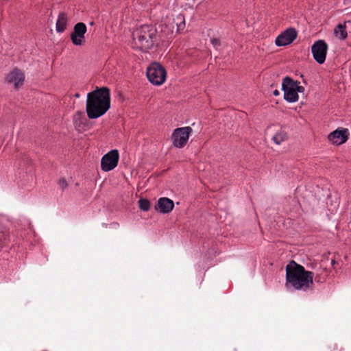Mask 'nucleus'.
Returning <instances> with one entry per match:
<instances>
[{"label":"nucleus","mask_w":351,"mask_h":351,"mask_svg":"<svg viewBox=\"0 0 351 351\" xmlns=\"http://www.w3.org/2000/svg\"><path fill=\"white\" fill-rule=\"evenodd\" d=\"M110 108V92L108 87H97L87 94L86 111L90 119L103 116Z\"/></svg>","instance_id":"1"},{"label":"nucleus","mask_w":351,"mask_h":351,"mask_svg":"<svg viewBox=\"0 0 351 351\" xmlns=\"http://www.w3.org/2000/svg\"><path fill=\"white\" fill-rule=\"evenodd\" d=\"M314 274L291 261L286 266V286L295 290L306 291L313 285Z\"/></svg>","instance_id":"2"},{"label":"nucleus","mask_w":351,"mask_h":351,"mask_svg":"<svg viewBox=\"0 0 351 351\" xmlns=\"http://www.w3.org/2000/svg\"><path fill=\"white\" fill-rule=\"evenodd\" d=\"M156 37L157 30L153 25H141L132 32V47L147 51L154 45Z\"/></svg>","instance_id":"3"},{"label":"nucleus","mask_w":351,"mask_h":351,"mask_svg":"<svg viewBox=\"0 0 351 351\" xmlns=\"http://www.w3.org/2000/svg\"><path fill=\"white\" fill-rule=\"evenodd\" d=\"M146 73L148 80L154 85H161L165 82L166 80V70L159 63H152L147 69Z\"/></svg>","instance_id":"4"},{"label":"nucleus","mask_w":351,"mask_h":351,"mask_svg":"<svg viewBox=\"0 0 351 351\" xmlns=\"http://www.w3.org/2000/svg\"><path fill=\"white\" fill-rule=\"evenodd\" d=\"M119 154L118 150L112 149L106 154L101 160V169L108 172L114 169L118 165Z\"/></svg>","instance_id":"5"},{"label":"nucleus","mask_w":351,"mask_h":351,"mask_svg":"<svg viewBox=\"0 0 351 351\" xmlns=\"http://www.w3.org/2000/svg\"><path fill=\"white\" fill-rule=\"evenodd\" d=\"M191 132L192 129L190 127L176 129L172 134L173 145L176 147H183L186 144Z\"/></svg>","instance_id":"6"},{"label":"nucleus","mask_w":351,"mask_h":351,"mask_svg":"<svg viewBox=\"0 0 351 351\" xmlns=\"http://www.w3.org/2000/svg\"><path fill=\"white\" fill-rule=\"evenodd\" d=\"M282 90L284 91V99L289 102L293 103L298 100V94L293 86V80L289 77H285L282 83Z\"/></svg>","instance_id":"7"},{"label":"nucleus","mask_w":351,"mask_h":351,"mask_svg":"<svg viewBox=\"0 0 351 351\" xmlns=\"http://www.w3.org/2000/svg\"><path fill=\"white\" fill-rule=\"evenodd\" d=\"M328 45L323 40L315 41L311 47L313 58L318 64H323L326 60Z\"/></svg>","instance_id":"8"},{"label":"nucleus","mask_w":351,"mask_h":351,"mask_svg":"<svg viewBox=\"0 0 351 351\" xmlns=\"http://www.w3.org/2000/svg\"><path fill=\"white\" fill-rule=\"evenodd\" d=\"M87 27L85 23L80 22L76 23L73 27V32L71 34L70 38L72 43L75 46H81L85 43V34Z\"/></svg>","instance_id":"9"},{"label":"nucleus","mask_w":351,"mask_h":351,"mask_svg":"<svg viewBox=\"0 0 351 351\" xmlns=\"http://www.w3.org/2000/svg\"><path fill=\"white\" fill-rule=\"evenodd\" d=\"M297 35L294 28H288L276 37L275 43L278 47L288 45L294 41Z\"/></svg>","instance_id":"10"},{"label":"nucleus","mask_w":351,"mask_h":351,"mask_svg":"<svg viewBox=\"0 0 351 351\" xmlns=\"http://www.w3.org/2000/svg\"><path fill=\"white\" fill-rule=\"evenodd\" d=\"M349 135V130L347 128H339L329 134L328 139L331 143L339 145L346 143Z\"/></svg>","instance_id":"11"},{"label":"nucleus","mask_w":351,"mask_h":351,"mask_svg":"<svg viewBox=\"0 0 351 351\" xmlns=\"http://www.w3.org/2000/svg\"><path fill=\"white\" fill-rule=\"evenodd\" d=\"M25 80L24 73L18 69H14L7 76V81L14 85L16 88L21 86Z\"/></svg>","instance_id":"12"},{"label":"nucleus","mask_w":351,"mask_h":351,"mask_svg":"<svg viewBox=\"0 0 351 351\" xmlns=\"http://www.w3.org/2000/svg\"><path fill=\"white\" fill-rule=\"evenodd\" d=\"M174 207L173 202L167 197H161L156 205V209L162 213H170Z\"/></svg>","instance_id":"13"},{"label":"nucleus","mask_w":351,"mask_h":351,"mask_svg":"<svg viewBox=\"0 0 351 351\" xmlns=\"http://www.w3.org/2000/svg\"><path fill=\"white\" fill-rule=\"evenodd\" d=\"M67 16L64 12H60L56 24V31L59 33L64 32L67 25Z\"/></svg>","instance_id":"14"},{"label":"nucleus","mask_w":351,"mask_h":351,"mask_svg":"<svg viewBox=\"0 0 351 351\" xmlns=\"http://www.w3.org/2000/svg\"><path fill=\"white\" fill-rule=\"evenodd\" d=\"M73 122L76 129H80L85 125L86 118L82 111H77L73 116Z\"/></svg>","instance_id":"15"},{"label":"nucleus","mask_w":351,"mask_h":351,"mask_svg":"<svg viewBox=\"0 0 351 351\" xmlns=\"http://www.w3.org/2000/svg\"><path fill=\"white\" fill-rule=\"evenodd\" d=\"M10 241L9 230L5 227L0 228V251L6 246Z\"/></svg>","instance_id":"16"},{"label":"nucleus","mask_w":351,"mask_h":351,"mask_svg":"<svg viewBox=\"0 0 351 351\" xmlns=\"http://www.w3.org/2000/svg\"><path fill=\"white\" fill-rule=\"evenodd\" d=\"M346 24H339L335 29L334 34L335 36L339 38L340 40H344L346 38L348 34L346 32Z\"/></svg>","instance_id":"17"},{"label":"nucleus","mask_w":351,"mask_h":351,"mask_svg":"<svg viewBox=\"0 0 351 351\" xmlns=\"http://www.w3.org/2000/svg\"><path fill=\"white\" fill-rule=\"evenodd\" d=\"M288 139V135L284 130H279L272 137V140L276 145H280L282 142Z\"/></svg>","instance_id":"18"},{"label":"nucleus","mask_w":351,"mask_h":351,"mask_svg":"<svg viewBox=\"0 0 351 351\" xmlns=\"http://www.w3.org/2000/svg\"><path fill=\"white\" fill-rule=\"evenodd\" d=\"M138 204L139 208L143 211H147L150 208V202L146 199H140Z\"/></svg>","instance_id":"19"},{"label":"nucleus","mask_w":351,"mask_h":351,"mask_svg":"<svg viewBox=\"0 0 351 351\" xmlns=\"http://www.w3.org/2000/svg\"><path fill=\"white\" fill-rule=\"evenodd\" d=\"M176 21H178L176 25L178 26V30H182L185 26V20L183 15L177 16Z\"/></svg>","instance_id":"20"},{"label":"nucleus","mask_w":351,"mask_h":351,"mask_svg":"<svg viewBox=\"0 0 351 351\" xmlns=\"http://www.w3.org/2000/svg\"><path fill=\"white\" fill-rule=\"evenodd\" d=\"M299 82H298L297 81H294L293 80V86L295 87V89L297 92V94H298V93H304V87L302 86H300L299 85Z\"/></svg>","instance_id":"21"},{"label":"nucleus","mask_w":351,"mask_h":351,"mask_svg":"<svg viewBox=\"0 0 351 351\" xmlns=\"http://www.w3.org/2000/svg\"><path fill=\"white\" fill-rule=\"evenodd\" d=\"M210 43L213 45V47L216 49H218L221 46V42L219 38H213L210 39Z\"/></svg>","instance_id":"22"},{"label":"nucleus","mask_w":351,"mask_h":351,"mask_svg":"<svg viewBox=\"0 0 351 351\" xmlns=\"http://www.w3.org/2000/svg\"><path fill=\"white\" fill-rule=\"evenodd\" d=\"M58 185L60 188H61L62 189H64L65 188L67 187V182L65 179L62 178L59 180Z\"/></svg>","instance_id":"23"},{"label":"nucleus","mask_w":351,"mask_h":351,"mask_svg":"<svg viewBox=\"0 0 351 351\" xmlns=\"http://www.w3.org/2000/svg\"><path fill=\"white\" fill-rule=\"evenodd\" d=\"M329 349L330 351H342V348L338 349V346L336 343H332L329 346Z\"/></svg>","instance_id":"24"},{"label":"nucleus","mask_w":351,"mask_h":351,"mask_svg":"<svg viewBox=\"0 0 351 351\" xmlns=\"http://www.w3.org/2000/svg\"><path fill=\"white\" fill-rule=\"evenodd\" d=\"M274 93V95H276V96H278V95H280V92H279V90H275L274 91V93Z\"/></svg>","instance_id":"25"},{"label":"nucleus","mask_w":351,"mask_h":351,"mask_svg":"<svg viewBox=\"0 0 351 351\" xmlns=\"http://www.w3.org/2000/svg\"><path fill=\"white\" fill-rule=\"evenodd\" d=\"M346 26L350 25L351 27V21H348L346 23Z\"/></svg>","instance_id":"26"},{"label":"nucleus","mask_w":351,"mask_h":351,"mask_svg":"<svg viewBox=\"0 0 351 351\" xmlns=\"http://www.w3.org/2000/svg\"><path fill=\"white\" fill-rule=\"evenodd\" d=\"M74 96L76 98H79L80 97V95L79 93H75Z\"/></svg>","instance_id":"27"}]
</instances>
